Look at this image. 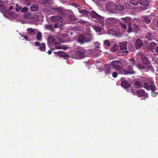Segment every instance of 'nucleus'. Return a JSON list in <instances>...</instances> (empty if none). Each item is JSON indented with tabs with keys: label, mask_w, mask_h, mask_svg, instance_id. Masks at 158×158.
<instances>
[{
	"label": "nucleus",
	"mask_w": 158,
	"mask_h": 158,
	"mask_svg": "<svg viewBox=\"0 0 158 158\" xmlns=\"http://www.w3.org/2000/svg\"><path fill=\"white\" fill-rule=\"evenodd\" d=\"M150 89L152 92H154L156 90V87L155 86H152V85H151V87H150Z\"/></svg>",
	"instance_id": "nucleus-38"
},
{
	"label": "nucleus",
	"mask_w": 158,
	"mask_h": 158,
	"mask_svg": "<svg viewBox=\"0 0 158 158\" xmlns=\"http://www.w3.org/2000/svg\"><path fill=\"white\" fill-rule=\"evenodd\" d=\"M136 48H139L141 47L143 44L141 40L139 39H137L136 40V42L135 43Z\"/></svg>",
	"instance_id": "nucleus-16"
},
{
	"label": "nucleus",
	"mask_w": 158,
	"mask_h": 158,
	"mask_svg": "<svg viewBox=\"0 0 158 158\" xmlns=\"http://www.w3.org/2000/svg\"><path fill=\"white\" fill-rule=\"evenodd\" d=\"M35 45L36 46H40L41 45V44L38 42H36L35 43Z\"/></svg>",
	"instance_id": "nucleus-41"
},
{
	"label": "nucleus",
	"mask_w": 158,
	"mask_h": 158,
	"mask_svg": "<svg viewBox=\"0 0 158 158\" xmlns=\"http://www.w3.org/2000/svg\"><path fill=\"white\" fill-rule=\"evenodd\" d=\"M27 31L28 32V34L30 35H34L36 33L35 29L31 28H27Z\"/></svg>",
	"instance_id": "nucleus-17"
},
{
	"label": "nucleus",
	"mask_w": 158,
	"mask_h": 158,
	"mask_svg": "<svg viewBox=\"0 0 158 158\" xmlns=\"http://www.w3.org/2000/svg\"><path fill=\"white\" fill-rule=\"evenodd\" d=\"M53 10H55L58 11L59 10V8H53Z\"/></svg>",
	"instance_id": "nucleus-48"
},
{
	"label": "nucleus",
	"mask_w": 158,
	"mask_h": 158,
	"mask_svg": "<svg viewBox=\"0 0 158 158\" xmlns=\"http://www.w3.org/2000/svg\"><path fill=\"white\" fill-rule=\"evenodd\" d=\"M85 37L86 42L89 43L92 41L93 40V36L92 34H85Z\"/></svg>",
	"instance_id": "nucleus-14"
},
{
	"label": "nucleus",
	"mask_w": 158,
	"mask_h": 158,
	"mask_svg": "<svg viewBox=\"0 0 158 158\" xmlns=\"http://www.w3.org/2000/svg\"><path fill=\"white\" fill-rule=\"evenodd\" d=\"M79 11L80 13L85 15L86 16H88V15L89 14V12L85 10H79Z\"/></svg>",
	"instance_id": "nucleus-23"
},
{
	"label": "nucleus",
	"mask_w": 158,
	"mask_h": 158,
	"mask_svg": "<svg viewBox=\"0 0 158 158\" xmlns=\"http://www.w3.org/2000/svg\"><path fill=\"white\" fill-rule=\"evenodd\" d=\"M38 8V6L35 4L31 5L30 6V10L32 11H35L37 10Z\"/></svg>",
	"instance_id": "nucleus-21"
},
{
	"label": "nucleus",
	"mask_w": 158,
	"mask_h": 158,
	"mask_svg": "<svg viewBox=\"0 0 158 158\" xmlns=\"http://www.w3.org/2000/svg\"><path fill=\"white\" fill-rule=\"evenodd\" d=\"M58 54L59 56L63 57H69L68 54L64 52L60 51L58 52Z\"/></svg>",
	"instance_id": "nucleus-19"
},
{
	"label": "nucleus",
	"mask_w": 158,
	"mask_h": 158,
	"mask_svg": "<svg viewBox=\"0 0 158 158\" xmlns=\"http://www.w3.org/2000/svg\"><path fill=\"white\" fill-rule=\"evenodd\" d=\"M114 21V19L113 18H109L108 19V21Z\"/></svg>",
	"instance_id": "nucleus-47"
},
{
	"label": "nucleus",
	"mask_w": 158,
	"mask_h": 158,
	"mask_svg": "<svg viewBox=\"0 0 158 158\" xmlns=\"http://www.w3.org/2000/svg\"><path fill=\"white\" fill-rule=\"evenodd\" d=\"M23 37L24 38V39L26 40H28V37H27V36L26 35H24V36H23Z\"/></svg>",
	"instance_id": "nucleus-44"
},
{
	"label": "nucleus",
	"mask_w": 158,
	"mask_h": 158,
	"mask_svg": "<svg viewBox=\"0 0 158 158\" xmlns=\"http://www.w3.org/2000/svg\"><path fill=\"white\" fill-rule=\"evenodd\" d=\"M142 81L144 82V88L147 89H150L151 85L153 83L152 81L151 80L145 78L142 79Z\"/></svg>",
	"instance_id": "nucleus-5"
},
{
	"label": "nucleus",
	"mask_w": 158,
	"mask_h": 158,
	"mask_svg": "<svg viewBox=\"0 0 158 158\" xmlns=\"http://www.w3.org/2000/svg\"><path fill=\"white\" fill-rule=\"evenodd\" d=\"M140 7L142 9H145L149 6V3L147 0H140L139 1Z\"/></svg>",
	"instance_id": "nucleus-10"
},
{
	"label": "nucleus",
	"mask_w": 158,
	"mask_h": 158,
	"mask_svg": "<svg viewBox=\"0 0 158 158\" xmlns=\"http://www.w3.org/2000/svg\"><path fill=\"white\" fill-rule=\"evenodd\" d=\"M139 55L140 57L141 60L143 63L146 64L148 63V60L145 55H143L142 53H139Z\"/></svg>",
	"instance_id": "nucleus-13"
},
{
	"label": "nucleus",
	"mask_w": 158,
	"mask_h": 158,
	"mask_svg": "<svg viewBox=\"0 0 158 158\" xmlns=\"http://www.w3.org/2000/svg\"><path fill=\"white\" fill-rule=\"evenodd\" d=\"M133 31L135 32H137L139 31L140 29V27L136 24H133Z\"/></svg>",
	"instance_id": "nucleus-20"
},
{
	"label": "nucleus",
	"mask_w": 158,
	"mask_h": 158,
	"mask_svg": "<svg viewBox=\"0 0 158 158\" xmlns=\"http://www.w3.org/2000/svg\"><path fill=\"white\" fill-rule=\"evenodd\" d=\"M46 49L45 45L44 43H43L42 44V46L39 48V49L42 51H44Z\"/></svg>",
	"instance_id": "nucleus-31"
},
{
	"label": "nucleus",
	"mask_w": 158,
	"mask_h": 158,
	"mask_svg": "<svg viewBox=\"0 0 158 158\" xmlns=\"http://www.w3.org/2000/svg\"><path fill=\"white\" fill-rule=\"evenodd\" d=\"M134 84L137 87H140L142 86L140 82L137 81H135Z\"/></svg>",
	"instance_id": "nucleus-33"
},
{
	"label": "nucleus",
	"mask_w": 158,
	"mask_h": 158,
	"mask_svg": "<svg viewBox=\"0 0 158 158\" xmlns=\"http://www.w3.org/2000/svg\"><path fill=\"white\" fill-rule=\"evenodd\" d=\"M45 27L46 28L49 29V30L52 31H54V30L53 28V26L52 25H47L45 26Z\"/></svg>",
	"instance_id": "nucleus-29"
},
{
	"label": "nucleus",
	"mask_w": 158,
	"mask_h": 158,
	"mask_svg": "<svg viewBox=\"0 0 158 158\" xmlns=\"http://www.w3.org/2000/svg\"><path fill=\"white\" fill-rule=\"evenodd\" d=\"M143 22H145L146 23L148 24L150 23L151 20L150 18L147 16H145L143 18Z\"/></svg>",
	"instance_id": "nucleus-26"
},
{
	"label": "nucleus",
	"mask_w": 158,
	"mask_h": 158,
	"mask_svg": "<svg viewBox=\"0 0 158 158\" xmlns=\"http://www.w3.org/2000/svg\"><path fill=\"white\" fill-rule=\"evenodd\" d=\"M5 7L4 2L2 0H0V10H3Z\"/></svg>",
	"instance_id": "nucleus-24"
},
{
	"label": "nucleus",
	"mask_w": 158,
	"mask_h": 158,
	"mask_svg": "<svg viewBox=\"0 0 158 158\" xmlns=\"http://www.w3.org/2000/svg\"><path fill=\"white\" fill-rule=\"evenodd\" d=\"M112 77L114 78H116L117 76V73L116 72H114L112 74Z\"/></svg>",
	"instance_id": "nucleus-39"
},
{
	"label": "nucleus",
	"mask_w": 158,
	"mask_h": 158,
	"mask_svg": "<svg viewBox=\"0 0 158 158\" xmlns=\"http://www.w3.org/2000/svg\"><path fill=\"white\" fill-rule=\"evenodd\" d=\"M28 10V8L27 7H23V8H22L21 12L22 13H26Z\"/></svg>",
	"instance_id": "nucleus-36"
},
{
	"label": "nucleus",
	"mask_w": 158,
	"mask_h": 158,
	"mask_svg": "<svg viewBox=\"0 0 158 158\" xmlns=\"http://www.w3.org/2000/svg\"><path fill=\"white\" fill-rule=\"evenodd\" d=\"M73 5L74 6H77V3H73Z\"/></svg>",
	"instance_id": "nucleus-52"
},
{
	"label": "nucleus",
	"mask_w": 158,
	"mask_h": 158,
	"mask_svg": "<svg viewBox=\"0 0 158 158\" xmlns=\"http://www.w3.org/2000/svg\"><path fill=\"white\" fill-rule=\"evenodd\" d=\"M87 51L83 48L81 47L77 49L75 53V57L77 59H81L86 57Z\"/></svg>",
	"instance_id": "nucleus-2"
},
{
	"label": "nucleus",
	"mask_w": 158,
	"mask_h": 158,
	"mask_svg": "<svg viewBox=\"0 0 158 158\" xmlns=\"http://www.w3.org/2000/svg\"><path fill=\"white\" fill-rule=\"evenodd\" d=\"M111 68L110 65L108 64H106L104 65V71L105 75H109V73L111 71Z\"/></svg>",
	"instance_id": "nucleus-12"
},
{
	"label": "nucleus",
	"mask_w": 158,
	"mask_h": 158,
	"mask_svg": "<svg viewBox=\"0 0 158 158\" xmlns=\"http://www.w3.org/2000/svg\"><path fill=\"white\" fill-rule=\"evenodd\" d=\"M15 6H16V7H15L16 11L17 12H19L20 10L21 11V9H22V7L21 6H19V5L18 4H16V5Z\"/></svg>",
	"instance_id": "nucleus-32"
},
{
	"label": "nucleus",
	"mask_w": 158,
	"mask_h": 158,
	"mask_svg": "<svg viewBox=\"0 0 158 158\" xmlns=\"http://www.w3.org/2000/svg\"><path fill=\"white\" fill-rule=\"evenodd\" d=\"M156 23H157V25H158V21H157V22H156Z\"/></svg>",
	"instance_id": "nucleus-57"
},
{
	"label": "nucleus",
	"mask_w": 158,
	"mask_h": 158,
	"mask_svg": "<svg viewBox=\"0 0 158 158\" xmlns=\"http://www.w3.org/2000/svg\"><path fill=\"white\" fill-rule=\"evenodd\" d=\"M51 53H52L51 51H50V50H49L48 51V53L49 54H51Z\"/></svg>",
	"instance_id": "nucleus-51"
},
{
	"label": "nucleus",
	"mask_w": 158,
	"mask_h": 158,
	"mask_svg": "<svg viewBox=\"0 0 158 158\" xmlns=\"http://www.w3.org/2000/svg\"><path fill=\"white\" fill-rule=\"evenodd\" d=\"M58 27V24L57 23H56L54 24V27L55 28H57Z\"/></svg>",
	"instance_id": "nucleus-50"
},
{
	"label": "nucleus",
	"mask_w": 158,
	"mask_h": 158,
	"mask_svg": "<svg viewBox=\"0 0 158 158\" xmlns=\"http://www.w3.org/2000/svg\"><path fill=\"white\" fill-rule=\"evenodd\" d=\"M56 17L55 16H53L51 17V20L53 21H55V19H56Z\"/></svg>",
	"instance_id": "nucleus-40"
},
{
	"label": "nucleus",
	"mask_w": 158,
	"mask_h": 158,
	"mask_svg": "<svg viewBox=\"0 0 158 158\" xmlns=\"http://www.w3.org/2000/svg\"><path fill=\"white\" fill-rule=\"evenodd\" d=\"M137 94L139 97L144 96V97L143 98L144 100H145L146 98H148V95L145 93V91L141 89L138 90L137 92Z\"/></svg>",
	"instance_id": "nucleus-11"
},
{
	"label": "nucleus",
	"mask_w": 158,
	"mask_h": 158,
	"mask_svg": "<svg viewBox=\"0 0 158 158\" xmlns=\"http://www.w3.org/2000/svg\"><path fill=\"white\" fill-rule=\"evenodd\" d=\"M138 68L143 69V70H148V67L147 66H144L142 64H139L137 65Z\"/></svg>",
	"instance_id": "nucleus-25"
},
{
	"label": "nucleus",
	"mask_w": 158,
	"mask_h": 158,
	"mask_svg": "<svg viewBox=\"0 0 158 158\" xmlns=\"http://www.w3.org/2000/svg\"><path fill=\"white\" fill-rule=\"evenodd\" d=\"M48 41L51 44H54L56 48L57 49H60L61 48V46L60 45L57 46L58 44L56 43V40L55 38L52 36L49 37L48 39Z\"/></svg>",
	"instance_id": "nucleus-6"
},
{
	"label": "nucleus",
	"mask_w": 158,
	"mask_h": 158,
	"mask_svg": "<svg viewBox=\"0 0 158 158\" xmlns=\"http://www.w3.org/2000/svg\"><path fill=\"white\" fill-rule=\"evenodd\" d=\"M85 37V34H80L78 36L77 41L81 44H83L86 42Z\"/></svg>",
	"instance_id": "nucleus-9"
},
{
	"label": "nucleus",
	"mask_w": 158,
	"mask_h": 158,
	"mask_svg": "<svg viewBox=\"0 0 158 158\" xmlns=\"http://www.w3.org/2000/svg\"><path fill=\"white\" fill-rule=\"evenodd\" d=\"M79 23L82 24H85L86 22L83 20H80L79 21Z\"/></svg>",
	"instance_id": "nucleus-42"
},
{
	"label": "nucleus",
	"mask_w": 158,
	"mask_h": 158,
	"mask_svg": "<svg viewBox=\"0 0 158 158\" xmlns=\"http://www.w3.org/2000/svg\"><path fill=\"white\" fill-rule=\"evenodd\" d=\"M146 38L148 40L151 41L154 39V36L152 33L148 32L147 33Z\"/></svg>",
	"instance_id": "nucleus-18"
},
{
	"label": "nucleus",
	"mask_w": 158,
	"mask_h": 158,
	"mask_svg": "<svg viewBox=\"0 0 158 158\" xmlns=\"http://www.w3.org/2000/svg\"><path fill=\"white\" fill-rule=\"evenodd\" d=\"M13 9V7L12 6H10V8H9V10H10Z\"/></svg>",
	"instance_id": "nucleus-49"
},
{
	"label": "nucleus",
	"mask_w": 158,
	"mask_h": 158,
	"mask_svg": "<svg viewBox=\"0 0 158 158\" xmlns=\"http://www.w3.org/2000/svg\"><path fill=\"white\" fill-rule=\"evenodd\" d=\"M42 2L44 4L46 5H49L50 3L49 1L48 0H43Z\"/></svg>",
	"instance_id": "nucleus-37"
},
{
	"label": "nucleus",
	"mask_w": 158,
	"mask_h": 158,
	"mask_svg": "<svg viewBox=\"0 0 158 158\" xmlns=\"http://www.w3.org/2000/svg\"><path fill=\"white\" fill-rule=\"evenodd\" d=\"M133 66L132 65L129 64L128 65L127 67V69L128 70H126L127 71H133Z\"/></svg>",
	"instance_id": "nucleus-34"
},
{
	"label": "nucleus",
	"mask_w": 158,
	"mask_h": 158,
	"mask_svg": "<svg viewBox=\"0 0 158 158\" xmlns=\"http://www.w3.org/2000/svg\"><path fill=\"white\" fill-rule=\"evenodd\" d=\"M104 44L107 47H110V43L109 41L107 40H105L104 41Z\"/></svg>",
	"instance_id": "nucleus-35"
},
{
	"label": "nucleus",
	"mask_w": 158,
	"mask_h": 158,
	"mask_svg": "<svg viewBox=\"0 0 158 158\" xmlns=\"http://www.w3.org/2000/svg\"><path fill=\"white\" fill-rule=\"evenodd\" d=\"M157 53H158V46L156 47V51Z\"/></svg>",
	"instance_id": "nucleus-53"
},
{
	"label": "nucleus",
	"mask_w": 158,
	"mask_h": 158,
	"mask_svg": "<svg viewBox=\"0 0 158 158\" xmlns=\"http://www.w3.org/2000/svg\"><path fill=\"white\" fill-rule=\"evenodd\" d=\"M120 7V10H122L124 9V7L123 6H121V5H118V7Z\"/></svg>",
	"instance_id": "nucleus-45"
},
{
	"label": "nucleus",
	"mask_w": 158,
	"mask_h": 158,
	"mask_svg": "<svg viewBox=\"0 0 158 158\" xmlns=\"http://www.w3.org/2000/svg\"><path fill=\"white\" fill-rule=\"evenodd\" d=\"M98 26H94V27L95 28H98Z\"/></svg>",
	"instance_id": "nucleus-55"
},
{
	"label": "nucleus",
	"mask_w": 158,
	"mask_h": 158,
	"mask_svg": "<svg viewBox=\"0 0 158 158\" xmlns=\"http://www.w3.org/2000/svg\"><path fill=\"white\" fill-rule=\"evenodd\" d=\"M100 31H101L100 29L99 28V29L97 31L98 32H99Z\"/></svg>",
	"instance_id": "nucleus-56"
},
{
	"label": "nucleus",
	"mask_w": 158,
	"mask_h": 158,
	"mask_svg": "<svg viewBox=\"0 0 158 158\" xmlns=\"http://www.w3.org/2000/svg\"><path fill=\"white\" fill-rule=\"evenodd\" d=\"M95 44H97V45H100L99 44V43L98 42L95 43Z\"/></svg>",
	"instance_id": "nucleus-54"
},
{
	"label": "nucleus",
	"mask_w": 158,
	"mask_h": 158,
	"mask_svg": "<svg viewBox=\"0 0 158 158\" xmlns=\"http://www.w3.org/2000/svg\"><path fill=\"white\" fill-rule=\"evenodd\" d=\"M112 67L117 70H118L119 73L123 74H133L135 73L134 71H127L122 68L123 65L122 62L119 60H113L111 64Z\"/></svg>",
	"instance_id": "nucleus-1"
},
{
	"label": "nucleus",
	"mask_w": 158,
	"mask_h": 158,
	"mask_svg": "<svg viewBox=\"0 0 158 158\" xmlns=\"http://www.w3.org/2000/svg\"><path fill=\"white\" fill-rule=\"evenodd\" d=\"M157 94L155 92H152V95L153 97H155L156 96Z\"/></svg>",
	"instance_id": "nucleus-43"
},
{
	"label": "nucleus",
	"mask_w": 158,
	"mask_h": 158,
	"mask_svg": "<svg viewBox=\"0 0 158 158\" xmlns=\"http://www.w3.org/2000/svg\"><path fill=\"white\" fill-rule=\"evenodd\" d=\"M130 62L129 64L130 65H136V61L133 58H131L129 60Z\"/></svg>",
	"instance_id": "nucleus-28"
},
{
	"label": "nucleus",
	"mask_w": 158,
	"mask_h": 158,
	"mask_svg": "<svg viewBox=\"0 0 158 158\" xmlns=\"http://www.w3.org/2000/svg\"><path fill=\"white\" fill-rule=\"evenodd\" d=\"M61 48H62L64 50H66L67 49V47L66 46H63L62 47H61Z\"/></svg>",
	"instance_id": "nucleus-46"
},
{
	"label": "nucleus",
	"mask_w": 158,
	"mask_h": 158,
	"mask_svg": "<svg viewBox=\"0 0 158 158\" xmlns=\"http://www.w3.org/2000/svg\"><path fill=\"white\" fill-rule=\"evenodd\" d=\"M123 20V22H120L119 25L123 28L125 30L127 29V26H128L127 31L128 33H130L133 31V28L131 27V23L126 18H122Z\"/></svg>",
	"instance_id": "nucleus-4"
},
{
	"label": "nucleus",
	"mask_w": 158,
	"mask_h": 158,
	"mask_svg": "<svg viewBox=\"0 0 158 158\" xmlns=\"http://www.w3.org/2000/svg\"><path fill=\"white\" fill-rule=\"evenodd\" d=\"M89 14L92 17L94 18L100 19L101 23L103 22V18L97 14L95 11H92Z\"/></svg>",
	"instance_id": "nucleus-8"
},
{
	"label": "nucleus",
	"mask_w": 158,
	"mask_h": 158,
	"mask_svg": "<svg viewBox=\"0 0 158 158\" xmlns=\"http://www.w3.org/2000/svg\"><path fill=\"white\" fill-rule=\"evenodd\" d=\"M119 47L117 45H114L111 48V51L114 52H117L118 54V53Z\"/></svg>",
	"instance_id": "nucleus-22"
},
{
	"label": "nucleus",
	"mask_w": 158,
	"mask_h": 158,
	"mask_svg": "<svg viewBox=\"0 0 158 158\" xmlns=\"http://www.w3.org/2000/svg\"><path fill=\"white\" fill-rule=\"evenodd\" d=\"M156 45L153 42L151 43L149 47V49L153 52H155L156 50Z\"/></svg>",
	"instance_id": "nucleus-15"
},
{
	"label": "nucleus",
	"mask_w": 158,
	"mask_h": 158,
	"mask_svg": "<svg viewBox=\"0 0 158 158\" xmlns=\"http://www.w3.org/2000/svg\"><path fill=\"white\" fill-rule=\"evenodd\" d=\"M120 81H121V85L122 87L124 88H128L130 87V84L128 83L127 81L125 80V78H121Z\"/></svg>",
	"instance_id": "nucleus-7"
},
{
	"label": "nucleus",
	"mask_w": 158,
	"mask_h": 158,
	"mask_svg": "<svg viewBox=\"0 0 158 158\" xmlns=\"http://www.w3.org/2000/svg\"><path fill=\"white\" fill-rule=\"evenodd\" d=\"M127 42L124 41L119 43L120 48L118 50V55H125L128 54V51L127 50Z\"/></svg>",
	"instance_id": "nucleus-3"
},
{
	"label": "nucleus",
	"mask_w": 158,
	"mask_h": 158,
	"mask_svg": "<svg viewBox=\"0 0 158 158\" xmlns=\"http://www.w3.org/2000/svg\"><path fill=\"white\" fill-rule=\"evenodd\" d=\"M130 3L131 4L136 6L137 5L139 2V0H130Z\"/></svg>",
	"instance_id": "nucleus-27"
},
{
	"label": "nucleus",
	"mask_w": 158,
	"mask_h": 158,
	"mask_svg": "<svg viewBox=\"0 0 158 158\" xmlns=\"http://www.w3.org/2000/svg\"><path fill=\"white\" fill-rule=\"evenodd\" d=\"M42 35L40 32H38L36 35L37 40L39 41L41 40L42 39Z\"/></svg>",
	"instance_id": "nucleus-30"
}]
</instances>
